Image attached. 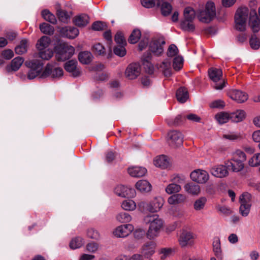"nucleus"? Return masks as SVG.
Listing matches in <instances>:
<instances>
[{
  "instance_id": "obj_50",
  "label": "nucleus",
  "mask_w": 260,
  "mask_h": 260,
  "mask_svg": "<svg viewBox=\"0 0 260 260\" xmlns=\"http://www.w3.org/2000/svg\"><path fill=\"white\" fill-rule=\"evenodd\" d=\"M232 158L244 162L246 160L247 157L246 154L243 151L240 149H237L233 153Z\"/></svg>"
},
{
  "instance_id": "obj_13",
  "label": "nucleus",
  "mask_w": 260,
  "mask_h": 260,
  "mask_svg": "<svg viewBox=\"0 0 260 260\" xmlns=\"http://www.w3.org/2000/svg\"><path fill=\"white\" fill-rule=\"evenodd\" d=\"M114 193L121 198H134L136 195L134 189L124 186L118 185L114 189Z\"/></svg>"
},
{
  "instance_id": "obj_38",
  "label": "nucleus",
  "mask_w": 260,
  "mask_h": 260,
  "mask_svg": "<svg viewBox=\"0 0 260 260\" xmlns=\"http://www.w3.org/2000/svg\"><path fill=\"white\" fill-rule=\"evenodd\" d=\"M38 54L41 59L48 60L53 56V51L52 49L48 48L38 50Z\"/></svg>"
},
{
  "instance_id": "obj_9",
  "label": "nucleus",
  "mask_w": 260,
  "mask_h": 260,
  "mask_svg": "<svg viewBox=\"0 0 260 260\" xmlns=\"http://www.w3.org/2000/svg\"><path fill=\"white\" fill-rule=\"evenodd\" d=\"M164 204V200L160 197H156L147 203H143L145 210L151 213L158 212Z\"/></svg>"
},
{
  "instance_id": "obj_8",
  "label": "nucleus",
  "mask_w": 260,
  "mask_h": 260,
  "mask_svg": "<svg viewBox=\"0 0 260 260\" xmlns=\"http://www.w3.org/2000/svg\"><path fill=\"white\" fill-rule=\"evenodd\" d=\"M196 237L192 233L183 231L180 235L178 242L181 247L192 246Z\"/></svg>"
},
{
  "instance_id": "obj_58",
  "label": "nucleus",
  "mask_w": 260,
  "mask_h": 260,
  "mask_svg": "<svg viewBox=\"0 0 260 260\" xmlns=\"http://www.w3.org/2000/svg\"><path fill=\"white\" fill-rule=\"evenodd\" d=\"M183 58L181 56H175L174 58L173 66L176 71L181 69L183 66Z\"/></svg>"
},
{
  "instance_id": "obj_29",
  "label": "nucleus",
  "mask_w": 260,
  "mask_h": 260,
  "mask_svg": "<svg viewBox=\"0 0 260 260\" xmlns=\"http://www.w3.org/2000/svg\"><path fill=\"white\" fill-rule=\"evenodd\" d=\"M51 43V39L47 36L42 37L36 44V47L38 50L48 48Z\"/></svg>"
},
{
  "instance_id": "obj_62",
  "label": "nucleus",
  "mask_w": 260,
  "mask_h": 260,
  "mask_svg": "<svg viewBox=\"0 0 260 260\" xmlns=\"http://www.w3.org/2000/svg\"><path fill=\"white\" fill-rule=\"evenodd\" d=\"M251 205L240 204V214L244 217H246L249 213L250 210Z\"/></svg>"
},
{
  "instance_id": "obj_15",
  "label": "nucleus",
  "mask_w": 260,
  "mask_h": 260,
  "mask_svg": "<svg viewBox=\"0 0 260 260\" xmlns=\"http://www.w3.org/2000/svg\"><path fill=\"white\" fill-rule=\"evenodd\" d=\"M165 42L161 39H154L150 42L149 49L155 55H159L164 52L163 45Z\"/></svg>"
},
{
  "instance_id": "obj_1",
  "label": "nucleus",
  "mask_w": 260,
  "mask_h": 260,
  "mask_svg": "<svg viewBox=\"0 0 260 260\" xmlns=\"http://www.w3.org/2000/svg\"><path fill=\"white\" fill-rule=\"evenodd\" d=\"M144 222L149 225L146 233L147 238L153 240L158 237L164 226V220L158 214H148L144 216Z\"/></svg>"
},
{
  "instance_id": "obj_3",
  "label": "nucleus",
  "mask_w": 260,
  "mask_h": 260,
  "mask_svg": "<svg viewBox=\"0 0 260 260\" xmlns=\"http://www.w3.org/2000/svg\"><path fill=\"white\" fill-rule=\"evenodd\" d=\"M55 58L58 61H64L74 54V48L64 42H60L54 47Z\"/></svg>"
},
{
  "instance_id": "obj_11",
  "label": "nucleus",
  "mask_w": 260,
  "mask_h": 260,
  "mask_svg": "<svg viewBox=\"0 0 260 260\" xmlns=\"http://www.w3.org/2000/svg\"><path fill=\"white\" fill-rule=\"evenodd\" d=\"M134 230L132 224H125L119 225L114 229L113 234L117 238H125L129 236Z\"/></svg>"
},
{
  "instance_id": "obj_43",
  "label": "nucleus",
  "mask_w": 260,
  "mask_h": 260,
  "mask_svg": "<svg viewBox=\"0 0 260 260\" xmlns=\"http://www.w3.org/2000/svg\"><path fill=\"white\" fill-rule=\"evenodd\" d=\"M183 15L184 19L193 21L195 18L196 13L192 7H187L184 10Z\"/></svg>"
},
{
  "instance_id": "obj_54",
  "label": "nucleus",
  "mask_w": 260,
  "mask_h": 260,
  "mask_svg": "<svg viewBox=\"0 0 260 260\" xmlns=\"http://www.w3.org/2000/svg\"><path fill=\"white\" fill-rule=\"evenodd\" d=\"M251 194L248 192H244L239 198L240 204L251 205Z\"/></svg>"
},
{
  "instance_id": "obj_56",
  "label": "nucleus",
  "mask_w": 260,
  "mask_h": 260,
  "mask_svg": "<svg viewBox=\"0 0 260 260\" xmlns=\"http://www.w3.org/2000/svg\"><path fill=\"white\" fill-rule=\"evenodd\" d=\"M92 51L98 55H104L105 53V49L103 45L100 43H95L92 47Z\"/></svg>"
},
{
  "instance_id": "obj_59",
  "label": "nucleus",
  "mask_w": 260,
  "mask_h": 260,
  "mask_svg": "<svg viewBox=\"0 0 260 260\" xmlns=\"http://www.w3.org/2000/svg\"><path fill=\"white\" fill-rule=\"evenodd\" d=\"M161 12L162 14L165 16H168L170 14L172 10V7L170 4L168 2L162 4V6L160 7Z\"/></svg>"
},
{
  "instance_id": "obj_33",
  "label": "nucleus",
  "mask_w": 260,
  "mask_h": 260,
  "mask_svg": "<svg viewBox=\"0 0 260 260\" xmlns=\"http://www.w3.org/2000/svg\"><path fill=\"white\" fill-rule=\"evenodd\" d=\"M159 69L166 76H170L172 74L171 62L168 59L165 60L160 63Z\"/></svg>"
},
{
  "instance_id": "obj_12",
  "label": "nucleus",
  "mask_w": 260,
  "mask_h": 260,
  "mask_svg": "<svg viewBox=\"0 0 260 260\" xmlns=\"http://www.w3.org/2000/svg\"><path fill=\"white\" fill-rule=\"evenodd\" d=\"M156 244L153 241H148L144 243L140 249V253L144 258H148L155 253Z\"/></svg>"
},
{
  "instance_id": "obj_37",
  "label": "nucleus",
  "mask_w": 260,
  "mask_h": 260,
  "mask_svg": "<svg viewBox=\"0 0 260 260\" xmlns=\"http://www.w3.org/2000/svg\"><path fill=\"white\" fill-rule=\"evenodd\" d=\"M121 207L125 211H133L136 209L137 205L132 200H125L121 203Z\"/></svg>"
},
{
  "instance_id": "obj_41",
  "label": "nucleus",
  "mask_w": 260,
  "mask_h": 260,
  "mask_svg": "<svg viewBox=\"0 0 260 260\" xmlns=\"http://www.w3.org/2000/svg\"><path fill=\"white\" fill-rule=\"evenodd\" d=\"M215 118L219 123L224 124L231 119V116L227 112H222L217 114Z\"/></svg>"
},
{
  "instance_id": "obj_4",
  "label": "nucleus",
  "mask_w": 260,
  "mask_h": 260,
  "mask_svg": "<svg viewBox=\"0 0 260 260\" xmlns=\"http://www.w3.org/2000/svg\"><path fill=\"white\" fill-rule=\"evenodd\" d=\"M210 79L215 83L214 88L220 90L225 86V82L222 78V72L221 69L211 68L208 71Z\"/></svg>"
},
{
  "instance_id": "obj_17",
  "label": "nucleus",
  "mask_w": 260,
  "mask_h": 260,
  "mask_svg": "<svg viewBox=\"0 0 260 260\" xmlns=\"http://www.w3.org/2000/svg\"><path fill=\"white\" fill-rule=\"evenodd\" d=\"M140 74V68L137 63H131L128 66L125 71L126 78L129 80L137 78Z\"/></svg>"
},
{
  "instance_id": "obj_48",
  "label": "nucleus",
  "mask_w": 260,
  "mask_h": 260,
  "mask_svg": "<svg viewBox=\"0 0 260 260\" xmlns=\"http://www.w3.org/2000/svg\"><path fill=\"white\" fill-rule=\"evenodd\" d=\"M24 62V59L22 57H17L11 61V69L16 71L19 70Z\"/></svg>"
},
{
  "instance_id": "obj_55",
  "label": "nucleus",
  "mask_w": 260,
  "mask_h": 260,
  "mask_svg": "<svg viewBox=\"0 0 260 260\" xmlns=\"http://www.w3.org/2000/svg\"><path fill=\"white\" fill-rule=\"evenodd\" d=\"M249 44L251 48L257 50L259 48L260 41L255 35H253L250 39Z\"/></svg>"
},
{
  "instance_id": "obj_27",
  "label": "nucleus",
  "mask_w": 260,
  "mask_h": 260,
  "mask_svg": "<svg viewBox=\"0 0 260 260\" xmlns=\"http://www.w3.org/2000/svg\"><path fill=\"white\" fill-rule=\"evenodd\" d=\"M136 188L141 192H148L151 190V185L146 180H141L138 181L135 185Z\"/></svg>"
},
{
  "instance_id": "obj_44",
  "label": "nucleus",
  "mask_w": 260,
  "mask_h": 260,
  "mask_svg": "<svg viewBox=\"0 0 260 260\" xmlns=\"http://www.w3.org/2000/svg\"><path fill=\"white\" fill-rule=\"evenodd\" d=\"M116 219L120 223H126L130 222L132 217L128 213L121 212L116 215Z\"/></svg>"
},
{
  "instance_id": "obj_32",
  "label": "nucleus",
  "mask_w": 260,
  "mask_h": 260,
  "mask_svg": "<svg viewBox=\"0 0 260 260\" xmlns=\"http://www.w3.org/2000/svg\"><path fill=\"white\" fill-rule=\"evenodd\" d=\"M89 17L86 14H80L76 16L74 18L75 24L79 26L83 27L86 26L89 22Z\"/></svg>"
},
{
  "instance_id": "obj_49",
  "label": "nucleus",
  "mask_w": 260,
  "mask_h": 260,
  "mask_svg": "<svg viewBox=\"0 0 260 260\" xmlns=\"http://www.w3.org/2000/svg\"><path fill=\"white\" fill-rule=\"evenodd\" d=\"M40 30L45 34L52 35L54 33V27L46 23H43L40 25Z\"/></svg>"
},
{
  "instance_id": "obj_30",
  "label": "nucleus",
  "mask_w": 260,
  "mask_h": 260,
  "mask_svg": "<svg viewBox=\"0 0 260 260\" xmlns=\"http://www.w3.org/2000/svg\"><path fill=\"white\" fill-rule=\"evenodd\" d=\"M29 45L28 41L26 39L21 40L19 45L15 47V52L16 54H22L27 51V48Z\"/></svg>"
},
{
  "instance_id": "obj_53",
  "label": "nucleus",
  "mask_w": 260,
  "mask_h": 260,
  "mask_svg": "<svg viewBox=\"0 0 260 260\" xmlns=\"http://www.w3.org/2000/svg\"><path fill=\"white\" fill-rule=\"evenodd\" d=\"M141 34L139 29H135L129 36L128 41L132 44L136 43L140 39Z\"/></svg>"
},
{
  "instance_id": "obj_45",
  "label": "nucleus",
  "mask_w": 260,
  "mask_h": 260,
  "mask_svg": "<svg viewBox=\"0 0 260 260\" xmlns=\"http://www.w3.org/2000/svg\"><path fill=\"white\" fill-rule=\"evenodd\" d=\"M249 25L254 32H256L260 29V21L257 17L250 18Z\"/></svg>"
},
{
  "instance_id": "obj_63",
  "label": "nucleus",
  "mask_w": 260,
  "mask_h": 260,
  "mask_svg": "<svg viewBox=\"0 0 260 260\" xmlns=\"http://www.w3.org/2000/svg\"><path fill=\"white\" fill-rule=\"evenodd\" d=\"M57 15L59 19L63 22H68L70 19V15L68 13L64 11H58L57 12Z\"/></svg>"
},
{
  "instance_id": "obj_35",
  "label": "nucleus",
  "mask_w": 260,
  "mask_h": 260,
  "mask_svg": "<svg viewBox=\"0 0 260 260\" xmlns=\"http://www.w3.org/2000/svg\"><path fill=\"white\" fill-rule=\"evenodd\" d=\"M248 9L246 7L238 9L236 13L235 19H240V20H241L243 21L246 22L248 18Z\"/></svg>"
},
{
  "instance_id": "obj_21",
  "label": "nucleus",
  "mask_w": 260,
  "mask_h": 260,
  "mask_svg": "<svg viewBox=\"0 0 260 260\" xmlns=\"http://www.w3.org/2000/svg\"><path fill=\"white\" fill-rule=\"evenodd\" d=\"M60 35L69 39H74L79 34V30L77 28L72 27H62L59 30Z\"/></svg>"
},
{
  "instance_id": "obj_23",
  "label": "nucleus",
  "mask_w": 260,
  "mask_h": 260,
  "mask_svg": "<svg viewBox=\"0 0 260 260\" xmlns=\"http://www.w3.org/2000/svg\"><path fill=\"white\" fill-rule=\"evenodd\" d=\"M186 200V197L184 194L177 193L170 196L167 202L170 205H175L183 203Z\"/></svg>"
},
{
  "instance_id": "obj_60",
  "label": "nucleus",
  "mask_w": 260,
  "mask_h": 260,
  "mask_svg": "<svg viewBox=\"0 0 260 260\" xmlns=\"http://www.w3.org/2000/svg\"><path fill=\"white\" fill-rule=\"evenodd\" d=\"M114 40L115 42L117 44V45H122L125 46L126 44V41L123 36L120 32H117L115 35Z\"/></svg>"
},
{
  "instance_id": "obj_47",
  "label": "nucleus",
  "mask_w": 260,
  "mask_h": 260,
  "mask_svg": "<svg viewBox=\"0 0 260 260\" xmlns=\"http://www.w3.org/2000/svg\"><path fill=\"white\" fill-rule=\"evenodd\" d=\"M181 28L185 31H193L194 29V25L192 20L184 19L181 23Z\"/></svg>"
},
{
  "instance_id": "obj_2",
  "label": "nucleus",
  "mask_w": 260,
  "mask_h": 260,
  "mask_svg": "<svg viewBox=\"0 0 260 260\" xmlns=\"http://www.w3.org/2000/svg\"><path fill=\"white\" fill-rule=\"evenodd\" d=\"M216 16V7L212 1L206 3L205 7L197 11V16L200 21L203 23H209Z\"/></svg>"
},
{
  "instance_id": "obj_6",
  "label": "nucleus",
  "mask_w": 260,
  "mask_h": 260,
  "mask_svg": "<svg viewBox=\"0 0 260 260\" xmlns=\"http://www.w3.org/2000/svg\"><path fill=\"white\" fill-rule=\"evenodd\" d=\"M191 180L199 184H205L209 179L208 172L203 169H196L192 171L190 174Z\"/></svg>"
},
{
  "instance_id": "obj_28",
  "label": "nucleus",
  "mask_w": 260,
  "mask_h": 260,
  "mask_svg": "<svg viewBox=\"0 0 260 260\" xmlns=\"http://www.w3.org/2000/svg\"><path fill=\"white\" fill-rule=\"evenodd\" d=\"M231 120L234 122H239L243 120L246 116V113L243 110H237L230 114Z\"/></svg>"
},
{
  "instance_id": "obj_39",
  "label": "nucleus",
  "mask_w": 260,
  "mask_h": 260,
  "mask_svg": "<svg viewBox=\"0 0 260 260\" xmlns=\"http://www.w3.org/2000/svg\"><path fill=\"white\" fill-rule=\"evenodd\" d=\"M41 15L42 17L47 21L55 24L57 22L55 16L52 14L49 10L45 9L42 11Z\"/></svg>"
},
{
  "instance_id": "obj_57",
  "label": "nucleus",
  "mask_w": 260,
  "mask_h": 260,
  "mask_svg": "<svg viewBox=\"0 0 260 260\" xmlns=\"http://www.w3.org/2000/svg\"><path fill=\"white\" fill-rule=\"evenodd\" d=\"M114 53L119 57H123L125 55L126 51L124 45H117L114 48Z\"/></svg>"
},
{
  "instance_id": "obj_31",
  "label": "nucleus",
  "mask_w": 260,
  "mask_h": 260,
  "mask_svg": "<svg viewBox=\"0 0 260 260\" xmlns=\"http://www.w3.org/2000/svg\"><path fill=\"white\" fill-rule=\"evenodd\" d=\"M176 98L180 103H185L189 98L187 89L184 87L179 88L176 92Z\"/></svg>"
},
{
  "instance_id": "obj_36",
  "label": "nucleus",
  "mask_w": 260,
  "mask_h": 260,
  "mask_svg": "<svg viewBox=\"0 0 260 260\" xmlns=\"http://www.w3.org/2000/svg\"><path fill=\"white\" fill-rule=\"evenodd\" d=\"M85 243L84 239L81 237L73 238L70 243V247L72 249H76L81 247Z\"/></svg>"
},
{
  "instance_id": "obj_51",
  "label": "nucleus",
  "mask_w": 260,
  "mask_h": 260,
  "mask_svg": "<svg viewBox=\"0 0 260 260\" xmlns=\"http://www.w3.org/2000/svg\"><path fill=\"white\" fill-rule=\"evenodd\" d=\"M248 165L252 167H255L260 166V153H257L253 155L248 160Z\"/></svg>"
},
{
  "instance_id": "obj_5",
  "label": "nucleus",
  "mask_w": 260,
  "mask_h": 260,
  "mask_svg": "<svg viewBox=\"0 0 260 260\" xmlns=\"http://www.w3.org/2000/svg\"><path fill=\"white\" fill-rule=\"evenodd\" d=\"M25 64L30 69L27 74V78L30 80L34 79L41 73L43 66V62L37 59L26 61Z\"/></svg>"
},
{
  "instance_id": "obj_34",
  "label": "nucleus",
  "mask_w": 260,
  "mask_h": 260,
  "mask_svg": "<svg viewBox=\"0 0 260 260\" xmlns=\"http://www.w3.org/2000/svg\"><path fill=\"white\" fill-rule=\"evenodd\" d=\"M93 56L92 54L88 51L81 52L79 54L78 59L82 64H88L92 60Z\"/></svg>"
},
{
  "instance_id": "obj_22",
  "label": "nucleus",
  "mask_w": 260,
  "mask_h": 260,
  "mask_svg": "<svg viewBox=\"0 0 260 260\" xmlns=\"http://www.w3.org/2000/svg\"><path fill=\"white\" fill-rule=\"evenodd\" d=\"M153 163L156 167L162 169H166L170 165V159L164 155L156 156L154 159Z\"/></svg>"
},
{
  "instance_id": "obj_24",
  "label": "nucleus",
  "mask_w": 260,
  "mask_h": 260,
  "mask_svg": "<svg viewBox=\"0 0 260 260\" xmlns=\"http://www.w3.org/2000/svg\"><path fill=\"white\" fill-rule=\"evenodd\" d=\"M128 173L132 177H140L146 174L147 170L143 167H132L128 168Z\"/></svg>"
},
{
  "instance_id": "obj_20",
  "label": "nucleus",
  "mask_w": 260,
  "mask_h": 260,
  "mask_svg": "<svg viewBox=\"0 0 260 260\" xmlns=\"http://www.w3.org/2000/svg\"><path fill=\"white\" fill-rule=\"evenodd\" d=\"M213 251L219 260L223 258V253L221 249V242L218 237H214L212 243Z\"/></svg>"
},
{
  "instance_id": "obj_61",
  "label": "nucleus",
  "mask_w": 260,
  "mask_h": 260,
  "mask_svg": "<svg viewBox=\"0 0 260 260\" xmlns=\"http://www.w3.org/2000/svg\"><path fill=\"white\" fill-rule=\"evenodd\" d=\"M99 249V244L95 242L88 243L86 246V250L90 253H95Z\"/></svg>"
},
{
  "instance_id": "obj_10",
  "label": "nucleus",
  "mask_w": 260,
  "mask_h": 260,
  "mask_svg": "<svg viewBox=\"0 0 260 260\" xmlns=\"http://www.w3.org/2000/svg\"><path fill=\"white\" fill-rule=\"evenodd\" d=\"M183 135L178 131H172L168 134V143L173 148L181 146L183 143Z\"/></svg>"
},
{
  "instance_id": "obj_52",
  "label": "nucleus",
  "mask_w": 260,
  "mask_h": 260,
  "mask_svg": "<svg viewBox=\"0 0 260 260\" xmlns=\"http://www.w3.org/2000/svg\"><path fill=\"white\" fill-rule=\"evenodd\" d=\"M87 236L88 237L95 240H99L101 238V236L99 231L90 228L87 231Z\"/></svg>"
},
{
  "instance_id": "obj_40",
  "label": "nucleus",
  "mask_w": 260,
  "mask_h": 260,
  "mask_svg": "<svg viewBox=\"0 0 260 260\" xmlns=\"http://www.w3.org/2000/svg\"><path fill=\"white\" fill-rule=\"evenodd\" d=\"M181 190V186L174 183L168 184L165 188V191L168 194L177 193L180 192Z\"/></svg>"
},
{
  "instance_id": "obj_25",
  "label": "nucleus",
  "mask_w": 260,
  "mask_h": 260,
  "mask_svg": "<svg viewBox=\"0 0 260 260\" xmlns=\"http://www.w3.org/2000/svg\"><path fill=\"white\" fill-rule=\"evenodd\" d=\"M222 138L225 140L231 142H237L242 139V136L239 133L228 132L223 134Z\"/></svg>"
},
{
  "instance_id": "obj_26",
  "label": "nucleus",
  "mask_w": 260,
  "mask_h": 260,
  "mask_svg": "<svg viewBox=\"0 0 260 260\" xmlns=\"http://www.w3.org/2000/svg\"><path fill=\"white\" fill-rule=\"evenodd\" d=\"M228 167L234 172H239L242 171L244 168V162L234 158H232Z\"/></svg>"
},
{
  "instance_id": "obj_64",
  "label": "nucleus",
  "mask_w": 260,
  "mask_h": 260,
  "mask_svg": "<svg viewBox=\"0 0 260 260\" xmlns=\"http://www.w3.org/2000/svg\"><path fill=\"white\" fill-rule=\"evenodd\" d=\"M251 138L254 142L258 143V148L260 150V129L254 131L252 134Z\"/></svg>"
},
{
  "instance_id": "obj_42",
  "label": "nucleus",
  "mask_w": 260,
  "mask_h": 260,
  "mask_svg": "<svg viewBox=\"0 0 260 260\" xmlns=\"http://www.w3.org/2000/svg\"><path fill=\"white\" fill-rule=\"evenodd\" d=\"M207 198L205 197H201L196 200L193 204V207L196 211L203 210L207 202Z\"/></svg>"
},
{
  "instance_id": "obj_16",
  "label": "nucleus",
  "mask_w": 260,
  "mask_h": 260,
  "mask_svg": "<svg viewBox=\"0 0 260 260\" xmlns=\"http://www.w3.org/2000/svg\"><path fill=\"white\" fill-rule=\"evenodd\" d=\"M209 171L212 176L217 178H224L229 175L227 167L222 165L214 166L210 169Z\"/></svg>"
},
{
  "instance_id": "obj_46",
  "label": "nucleus",
  "mask_w": 260,
  "mask_h": 260,
  "mask_svg": "<svg viewBox=\"0 0 260 260\" xmlns=\"http://www.w3.org/2000/svg\"><path fill=\"white\" fill-rule=\"evenodd\" d=\"M150 59V54H149L146 57L143 56L142 58L143 60V65L146 71L149 74H152L153 72L154 68L153 65L149 61Z\"/></svg>"
},
{
  "instance_id": "obj_18",
  "label": "nucleus",
  "mask_w": 260,
  "mask_h": 260,
  "mask_svg": "<svg viewBox=\"0 0 260 260\" xmlns=\"http://www.w3.org/2000/svg\"><path fill=\"white\" fill-rule=\"evenodd\" d=\"M229 96L238 103L246 102L248 98V94L241 90H232L229 93Z\"/></svg>"
},
{
  "instance_id": "obj_14",
  "label": "nucleus",
  "mask_w": 260,
  "mask_h": 260,
  "mask_svg": "<svg viewBox=\"0 0 260 260\" xmlns=\"http://www.w3.org/2000/svg\"><path fill=\"white\" fill-rule=\"evenodd\" d=\"M64 68L66 71L73 77H78L82 74L81 69L78 66V62L76 60H70L66 62Z\"/></svg>"
},
{
  "instance_id": "obj_19",
  "label": "nucleus",
  "mask_w": 260,
  "mask_h": 260,
  "mask_svg": "<svg viewBox=\"0 0 260 260\" xmlns=\"http://www.w3.org/2000/svg\"><path fill=\"white\" fill-rule=\"evenodd\" d=\"M183 188L186 193L193 196H199L201 191L200 185L192 182L185 184Z\"/></svg>"
},
{
  "instance_id": "obj_7",
  "label": "nucleus",
  "mask_w": 260,
  "mask_h": 260,
  "mask_svg": "<svg viewBox=\"0 0 260 260\" xmlns=\"http://www.w3.org/2000/svg\"><path fill=\"white\" fill-rule=\"evenodd\" d=\"M63 75V71L61 68L55 67V63H48L41 76L44 78L51 76V77L54 78H59Z\"/></svg>"
}]
</instances>
